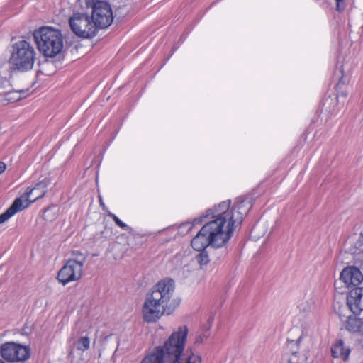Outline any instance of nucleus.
Listing matches in <instances>:
<instances>
[{"label":"nucleus","instance_id":"15","mask_svg":"<svg viewBox=\"0 0 363 363\" xmlns=\"http://www.w3.org/2000/svg\"><path fill=\"white\" fill-rule=\"evenodd\" d=\"M331 353L334 358H341L343 360H347L350 354V349L345 347L344 342L340 340L331 347Z\"/></svg>","mask_w":363,"mask_h":363},{"label":"nucleus","instance_id":"25","mask_svg":"<svg viewBox=\"0 0 363 363\" xmlns=\"http://www.w3.org/2000/svg\"><path fill=\"white\" fill-rule=\"evenodd\" d=\"M296 352H293L291 357L289 359V363H300L298 360H296Z\"/></svg>","mask_w":363,"mask_h":363},{"label":"nucleus","instance_id":"16","mask_svg":"<svg viewBox=\"0 0 363 363\" xmlns=\"http://www.w3.org/2000/svg\"><path fill=\"white\" fill-rule=\"evenodd\" d=\"M211 325L210 323L202 326L197 332L196 338L194 340L195 345H200L204 342L211 335L210 329H211Z\"/></svg>","mask_w":363,"mask_h":363},{"label":"nucleus","instance_id":"23","mask_svg":"<svg viewBox=\"0 0 363 363\" xmlns=\"http://www.w3.org/2000/svg\"><path fill=\"white\" fill-rule=\"evenodd\" d=\"M10 87V84L6 79L0 76V95L4 93V89Z\"/></svg>","mask_w":363,"mask_h":363},{"label":"nucleus","instance_id":"10","mask_svg":"<svg viewBox=\"0 0 363 363\" xmlns=\"http://www.w3.org/2000/svg\"><path fill=\"white\" fill-rule=\"evenodd\" d=\"M340 279L347 287L359 288L363 281V274L359 268L350 266L345 267L340 273Z\"/></svg>","mask_w":363,"mask_h":363},{"label":"nucleus","instance_id":"4","mask_svg":"<svg viewBox=\"0 0 363 363\" xmlns=\"http://www.w3.org/2000/svg\"><path fill=\"white\" fill-rule=\"evenodd\" d=\"M33 38L38 50L46 57H55L62 50L63 38L57 29L40 28L33 33Z\"/></svg>","mask_w":363,"mask_h":363},{"label":"nucleus","instance_id":"3","mask_svg":"<svg viewBox=\"0 0 363 363\" xmlns=\"http://www.w3.org/2000/svg\"><path fill=\"white\" fill-rule=\"evenodd\" d=\"M187 335V326H179L177 330L172 333L163 346L150 348L149 351L158 357L160 356L163 363H172L184 351Z\"/></svg>","mask_w":363,"mask_h":363},{"label":"nucleus","instance_id":"17","mask_svg":"<svg viewBox=\"0 0 363 363\" xmlns=\"http://www.w3.org/2000/svg\"><path fill=\"white\" fill-rule=\"evenodd\" d=\"M99 203H100V206L102 207L103 210L106 211L107 212L108 216L111 218L113 220V221L115 222V223L118 227H120L121 228H122L123 230H128V226L125 223H123L122 220H121L114 213H111V211H109L108 210V208L106 207L104 203L103 202V200L101 196H99Z\"/></svg>","mask_w":363,"mask_h":363},{"label":"nucleus","instance_id":"14","mask_svg":"<svg viewBox=\"0 0 363 363\" xmlns=\"http://www.w3.org/2000/svg\"><path fill=\"white\" fill-rule=\"evenodd\" d=\"M347 330L352 333H360L363 332V320L355 316L349 315L345 322Z\"/></svg>","mask_w":363,"mask_h":363},{"label":"nucleus","instance_id":"5","mask_svg":"<svg viewBox=\"0 0 363 363\" xmlns=\"http://www.w3.org/2000/svg\"><path fill=\"white\" fill-rule=\"evenodd\" d=\"M36 52L30 43L21 40L13 43L11 47L9 63L20 71H28L33 69Z\"/></svg>","mask_w":363,"mask_h":363},{"label":"nucleus","instance_id":"22","mask_svg":"<svg viewBox=\"0 0 363 363\" xmlns=\"http://www.w3.org/2000/svg\"><path fill=\"white\" fill-rule=\"evenodd\" d=\"M340 72L342 74V77L336 85V87L337 89H340L341 85L344 84L345 83V82L343 79V70L342 69ZM347 94H348L347 91H340L339 90H337V95L335 97L338 98L339 96H343V97L346 98L347 96Z\"/></svg>","mask_w":363,"mask_h":363},{"label":"nucleus","instance_id":"24","mask_svg":"<svg viewBox=\"0 0 363 363\" xmlns=\"http://www.w3.org/2000/svg\"><path fill=\"white\" fill-rule=\"evenodd\" d=\"M336 1V11L342 12L345 9V0H335Z\"/></svg>","mask_w":363,"mask_h":363},{"label":"nucleus","instance_id":"21","mask_svg":"<svg viewBox=\"0 0 363 363\" xmlns=\"http://www.w3.org/2000/svg\"><path fill=\"white\" fill-rule=\"evenodd\" d=\"M330 102L328 106V111L331 116H335L339 113L340 110V107L338 106V99L337 97H334L333 99H330Z\"/></svg>","mask_w":363,"mask_h":363},{"label":"nucleus","instance_id":"30","mask_svg":"<svg viewBox=\"0 0 363 363\" xmlns=\"http://www.w3.org/2000/svg\"><path fill=\"white\" fill-rule=\"evenodd\" d=\"M0 363H4L3 360L0 359Z\"/></svg>","mask_w":363,"mask_h":363},{"label":"nucleus","instance_id":"11","mask_svg":"<svg viewBox=\"0 0 363 363\" xmlns=\"http://www.w3.org/2000/svg\"><path fill=\"white\" fill-rule=\"evenodd\" d=\"M347 303L353 314L359 315L363 311V287L351 289L347 298Z\"/></svg>","mask_w":363,"mask_h":363},{"label":"nucleus","instance_id":"29","mask_svg":"<svg viewBox=\"0 0 363 363\" xmlns=\"http://www.w3.org/2000/svg\"><path fill=\"white\" fill-rule=\"evenodd\" d=\"M187 225H189V229H191V224H190V223H188Z\"/></svg>","mask_w":363,"mask_h":363},{"label":"nucleus","instance_id":"8","mask_svg":"<svg viewBox=\"0 0 363 363\" xmlns=\"http://www.w3.org/2000/svg\"><path fill=\"white\" fill-rule=\"evenodd\" d=\"M0 353L7 362H23L30 357V348L14 342H6L1 345Z\"/></svg>","mask_w":363,"mask_h":363},{"label":"nucleus","instance_id":"9","mask_svg":"<svg viewBox=\"0 0 363 363\" xmlns=\"http://www.w3.org/2000/svg\"><path fill=\"white\" fill-rule=\"evenodd\" d=\"M91 19L96 24V28H106L113 22V13L111 6L103 1H97L92 6Z\"/></svg>","mask_w":363,"mask_h":363},{"label":"nucleus","instance_id":"19","mask_svg":"<svg viewBox=\"0 0 363 363\" xmlns=\"http://www.w3.org/2000/svg\"><path fill=\"white\" fill-rule=\"evenodd\" d=\"M195 259L201 267L206 265L210 262L208 252L206 250H201Z\"/></svg>","mask_w":363,"mask_h":363},{"label":"nucleus","instance_id":"6","mask_svg":"<svg viewBox=\"0 0 363 363\" xmlns=\"http://www.w3.org/2000/svg\"><path fill=\"white\" fill-rule=\"evenodd\" d=\"M69 25L72 32L79 38L90 39L97 34L96 24L88 13H74L69 18Z\"/></svg>","mask_w":363,"mask_h":363},{"label":"nucleus","instance_id":"7","mask_svg":"<svg viewBox=\"0 0 363 363\" xmlns=\"http://www.w3.org/2000/svg\"><path fill=\"white\" fill-rule=\"evenodd\" d=\"M85 259L82 255L77 259H69L58 272L57 278L59 282L65 286L69 282L79 280L82 275Z\"/></svg>","mask_w":363,"mask_h":363},{"label":"nucleus","instance_id":"12","mask_svg":"<svg viewBox=\"0 0 363 363\" xmlns=\"http://www.w3.org/2000/svg\"><path fill=\"white\" fill-rule=\"evenodd\" d=\"M46 191V183L45 182H39L33 188L28 190L25 195L21 197L23 202V203L28 202L29 206L31 203L43 197Z\"/></svg>","mask_w":363,"mask_h":363},{"label":"nucleus","instance_id":"13","mask_svg":"<svg viewBox=\"0 0 363 363\" xmlns=\"http://www.w3.org/2000/svg\"><path fill=\"white\" fill-rule=\"evenodd\" d=\"M28 207V203H23L22 198H16L11 206L3 213L0 214V224L5 223L18 211Z\"/></svg>","mask_w":363,"mask_h":363},{"label":"nucleus","instance_id":"2","mask_svg":"<svg viewBox=\"0 0 363 363\" xmlns=\"http://www.w3.org/2000/svg\"><path fill=\"white\" fill-rule=\"evenodd\" d=\"M174 290L175 284L172 279H164L153 286L143 307V316L146 322H155L166 312L169 313L168 306Z\"/></svg>","mask_w":363,"mask_h":363},{"label":"nucleus","instance_id":"18","mask_svg":"<svg viewBox=\"0 0 363 363\" xmlns=\"http://www.w3.org/2000/svg\"><path fill=\"white\" fill-rule=\"evenodd\" d=\"M10 88H6L4 89V93L1 96L4 97V101H8L9 103H13L18 101L21 99V94L19 92L16 91H11Z\"/></svg>","mask_w":363,"mask_h":363},{"label":"nucleus","instance_id":"20","mask_svg":"<svg viewBox=\"0 0 363 363\" xmlns=\"http://www.w3.org/2000/svg\"><path fill=\"white\" fill-rule=\"evenodd\" d=\"M90 347V339L87 336L80 337L77 342V349L84 352L89 350Z\"/></svg>","mask_w":363,"mask_h":363},{"label":"nucleus","instance_id":"26","mask_svg":"<svg viewBox=\"0 0 363 363\" xmlns=\"http://www.w3.org/2000/svg\"><path fill=\"white\" fill-rule=\"evenodd\" d=\"M6 169V164L3 162H0V174H2Z\"/></svg>","mask_w":363,"mask_h":363},{"label":"nucleus","instance_id":"1","mask_svg":"<svg viewBox=\"0 0 363 363\" xmlns=\"http://www.w3.org/2000/svg\"><path fill=\"white\" fill-rule=\"evenodd\" d=\"M230 204V200L223 201L206 211V216H211L213 220L206 223L191 240V245L195 250L224 245L232 237L235 226L242 223L252 206V199L242 196L236 199L231 208Z\"/></svg>","mask_w":363,"mask_h":363},{"label":"nucleus","instance_id":"27","mask_svg":"<svg viewBox=\"0 0 363 363\" xmlns=\"http://www.w3.org/2000/svg\"><path fill=\"white\" fill-rule=\"evenodd\" d=\"M201 221H202V218H196V219L194 220V222H193L191 225L201 223Z\"/></svg>","mask_w":363,"mask_h":363},{"label":"nucleus","instance_id":"28","mask_svg":"<svg viewBox=\"0 0 363 363\" xmlns=\"http://www.w3.org/2000/svg\"><path fill=\"white\" fill-rule=\"evenodd\" d=\"M301 337H302V336H300V337L298 338V340H297V341H296L298 343H299V342H300V341H301Z\"/></svg>","mask_w":363,"mask_h":363}]
</instances>
